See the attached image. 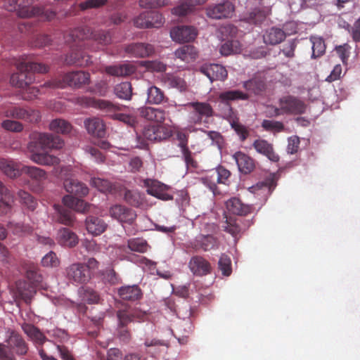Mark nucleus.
<instances>
[{"mask_svg":"<svg viewBox=\"0 0 360 360\" xmlns=\"http://www.w3.org/2000/svg\"><path fill=\"white\" fill-rule=\"evenodd\" d=\"M11 63L16 67L18 72L11 76L10 82L13 86L24 89L34 81V73H46L49 66L43 63H33L27 60L26 56L19 58H13Z\"/></svg>","mask_w":360,"mask_h":360,"instance_id":"f257e3e1","label":"nucleus"},{"mask_svg":"<svg viewBox=\"0 0 360 360\" xmlns=\"http://www.w3.org/2000/svg\"><path fill=\"white\" fill-rule=\"evenodd\" d=\"M63 186L65 191L70 195H66L63 198V202L70 209L78 212L84 213L89 210L90 205L79 198H83L89 193L86 185L72 177L64 179Z\"/></svg>","mask_w":360,"mask_h":360,"instance_id":"f03ea898","label":"nucleus"},{"mask_svg":"<svg viewBox=\"0 0 360 360\" xmlns=\"http://www.w3.org/2000/svg\"><path fill=\"white\" fill-rule=\"evenodd\" d=\"M66 41H76L78 40L84 41L87 39H91L100 45L105 46L111 42V35L108 31L98 30L91 31L89 27H79L73 30H70L64 35Z\"/></svg>","mask_w":360,"mask_h":360,"instance_id":"7ed1b4c3","label":"nucleus"},{"mask_svg":"<svg viewBox=\"0 0 360 360\" xmlns=\"http://www.w3.org/2000/svg\"><path fill=\"white\" fill-rule=\"evenodd\" d=\"M34 0H26V4H18L13 0V4H9L6 8L8 11H16L20 18L39 16L46 21H51L56 16V12L52 9H46L44 6H31Z\"/></svg>","mask_w":360,"mask_h":360,"instance_id":"20e7f679","label":"nucleus"},{"mask_svg":"<svg viewBox=\"0 0 360 360\" xmlns=\"http://www.w3.org/2000/svg\"><path fill=\"white\" fill-rule=\"evenodd\" d=\"M90 82V75L84 71H73L64 75L62 79H53L48 81L41 87L46 88H65L68 86L75 89L82 88L84 85L88 84Z\"/></svg>","mask_w":360,"mask_h":360,"instance_id":"39448f33","label":"nucleus"},{"mask_svg":"<svg viewBox=\"0 0 360 360\" xmlns=\"http://www.w3.org/2000/svg\"><path fill=\"white\" fill-rule=\"evenodd\" d=\"M230 176L229 170L222 166H219L200 177V181L209 188L214 195H223V193L217 184L229 185Z\"/></svg>","mask_w":360,"mask_h":360,"instance_id":"423d86ee","label":"nucleus"},{"mask_svg":"<svg viewBox=\"0 0 360 360\" xmlns=\"http://www.w3.org/2000/svg\"><path fill=\"white\" fill-rule=\"evenodd\" d=\"M3 115L15 120H21L30 123H37L41 119L40 112L27 106L13 104L5 105L1 108Z\"/></svg>","mask_w":360,"mask_h":360,"instance_id":"0eeeda50","label":"nucleus"},{"mask_svg":"<svg viewBox=\"0 0 360 360\" xmlns=\"http://www.w3.org/2000/svg\"><path fill=\"white\" fill-rule=\"evenodd\" d=\"M187 106L192 108L188 118L191 124H200L203 122V117L209 118L214 115V110L209 103L191 102Z\"/></svg>","mask_w":360,"mask_h":360,"instance_id":"6e6552de","label":"nucleus"},{"mask_svg":"<svg viewBox=\"0 0 360 360\" xmlns=\"http://www.w3.org/2000/svg\"><path fill=\"white\" fill-rule=\"evenodd\" d=\"M278 105L286 115H302L306 112L307 105L300 98L292 95H285L278 100Z\"/></svg>","mask_w":360,"mask_h":360,"instance_id":"1a4fd4ad","label":"nucleus"},{"mask_svg":"<svg viewBox=\"0 0 360 360\" xmlns=\"http://www.w3.org/2000/svg\"><path fill=\"white\" fill-rule=\"evenodd\" d=\"M65 41H66L65 39ZM82 41H79L77 40L76 41H70L68 42V44H70L72 42L75 43V45L72 46V51L70 54L67 55L65 58V63L68 65H75L77 66H87L90 63H91V57L86 54L82 49L83 46H87V44H80Z\"/></svg>","mask_w":360,"mask_h":360,"instance_id":"9d476101","label":"nucleus"},{"mask_svg":"<svg viewBox=\"0 0 360 360\" xmlns=\"http://www.w3.org/2000/svg\"><path fill=\"white\" fill-rule=\"evenodd\" d=\"M30 143H34L35 148H61L63 141L58 136L49 133H38L34 135L33 140Z\"/></svg>","mask_w":360,"mask_h":360,"instance_id":"9b49d317","label":"nucleus"},{"mask_svg":"<svg viewBox=\"0 0 360 360\" xmlns=\"http://www.w3.org/2000/svg\"><path fill=\"white\" fill-rule=\"evenodd\" d=\"M235 11L234 5L229 1L218 4L210 5L206 8V15L212 19L231 18Z\"/></svg>","mask_w":360,"mask_h":360,"instance_id":"f8f14e48","label":"nucleus"},{"mask_svg":"<svg viewBox=\"0 0 360 360\" xmlns=\"http://www.w3.org/2000/svg\"><path fill=\"white\" fill-rule=\"evenodd\" d=\"M66 274L70 281L79 284L86 283L91 278L89 274V269L84 263L81 262L72 264L67 267Z\"/></svg>","mask_w":360,"mask_h":360,"instance_id":"ddd939ff","label":"nucleus"},{"mask_svg":"<svg viewBox=\"0 0 360 360\" xmlns=\"http://www.w3.org/2000/svg\"><path fill=\"white\" fill-rule=\"evenodd\" d=\"M28 150L30 153L29 158L36 164L46 166H56L60 163V159L58 157L46 153L39 152V149L35 148L34 143H29Z\"/></svg>","mask_w":360,"mask_h":360,"instance_id":"4468645a","label":"nucleus"},{"mask_svg":"<svg viewBox=\"0 0 360 360\" xmlns=\"http://www.w3.org/2000/svg\"><path fill=\"white\" fill-rule=\"evenodd\" d=\"M198 35V30L191 25H179L170 31V36L173 41L179 43H185L193 41Z\"/></svg>","mask_w":360,"mask_h":360,"instance_id":"2eb2a0df","label":"nucleus"},{"mask_svg":"<svg viewBox=\"0 0 360 360\" xmlns=\"http://www.w3.org/2000/svg\"><path fill=\"white\" fill-rule=\"evenodd\" d=\"M35 286L27 283L26 281L20 280L15 283V288L13 295L16 302L24 301L30 304L36 294Z\"/></svg>","mask_w":360,"mask_h":360,"instance_id":"dca6fc26","label":"nucleus"},{"mask_svg":"<svg viewBox=\"0 0 360 360\" xmlns=\"http://www.w3.org/2000/svg\"><path fill=\"white\" fill-rule=\"evenodd\" d=\"M199 71L206 75L211 82L224 81L228 76L226 68L219 64H205L200 68Z\"/></svg>","mask_w":360,"mask_h":360,"instance_id":"f3484780","label":"nucleus"},{"mask_svg":"<svg viewBox=\"0 0 360 360\" xmlns=\"http://www.w3.org/2000/svg\"><path fill=\"white\" fill-rule=\"evenodd\" d=\"M255 150L267 158L272 162H278L280 160L279 155L276 153L272 143L265 139H256L252 143Z\"/></svg>","mask_w":360,"mask_h":360,"instance_id":"a211bd4d","label":"nucleus"},{"mask_svg":"<svg viewBox=\"0 0 360 360\" xmlns=\"http://www.w3.org/2000/svg\"><path fill=\"white\" fill-rule=\"evenodd\" d=\"M110 214L121 222L129 224L132 223L136 217L134 210L121 205L112 206L110 210Z\"/></svg>","mask_w":360,"mask_h":360,"instance_id":"6ab92c4d","label":"nucleus"},{"mask_svg":"<svg viewBox=\"0 0 360 360\" xmlns=\"http://www.w3.org/2000/svg\"><path fill=\"white\" fill-rule=\"evenodd\" d=\"M22 268L25 271L27 279L30 281L29 283L35 287L41 284L43 276L37 264L30 261H25L22 264Z\"/></svg>","mask_w":360,"mask_h":360,"instance_id":"aec40b11","label":"nucleus"},{"mask_svg":"<svg viewBox=\"0 0 360 360\" xmlns=\"http://www.w3.org/2000/svg\"><path fill=\"white\" fill-rule=\"evenodd\" d=\"M84 126L88 133L98 138H103L105 136V125L102 120L98 117H91L84 121Z\"/></svg>","mask_w":360,"mask_h":360,"instance_id":"412c9836","label":"nucleus"},{"mask_svg":"<svg viewBox=\"0 0 360 360\" xmlns=\"http://www.w3.org/2000/svg\"><path fill=\"white\" fill-rule=\"evenodd\" d=\"M233 158L241 173L248 174L254 170L255 167V160L248 155L238 151L233 155Z\"/></svg>","mask_w":360,"mask_h":360,"instance_id":"4be33fe9","label":"nucleus"},{"mask_svg":"<svg viewBox=\"0 0 360 360\" xmlns=\"http://www.w3.org/2000/svg\"><path fill=\"white\" fill-rule=\"evenodd\" d=\"M192 247L195 250L208 251L217 248V239L212 235H200L191 243Z\"/></svg>","mask_w":360,"mask_h":360,"instance_id":"5701e85b","label":"nucleus"},{"mask_svg":"<svg viewBox=\"0 0 360 360\" xmlns=\"http://www.w3.org/2000/svg\"><path fill=\"white\" fill-rule=\"evenodd\" d=\"M85 226L88 233L93 236L101 235L108 227V224L103 219L95 216L87 217L85 220Z\"/></svg>","mask_w":360,"mask_h":360,"instance_id":"b1692460","label":"nucleus"},{"mask_svg":"<svg viewBox=\"0 0 360 360\" xmlns=\"http://www.w3.org/2000/svg\"><path fill=\"white\" fill-rule=\"evenodd\" d=\"M21 328L30 340L37 347L41 346L47 340L44 334L33 324L25 322L21 325Z\"/></svg>","mask_w":360,"mask_h":360,"instance_id":"393cba45","label":"nucleus"},{"mask_svg":"<svg viewBox=\"0 0 360 360\" xmlns=\"http://www.w3.org/2000/svg\"><path fill=\"white\" fill-rule=\"evenodd\" d=\"M158 22L156 11H147L141 13L134 20V25L138 28H150Z\"/></svg>","mask_w":360,"mask_h":360,"instance_id":"a878e982","label":"nucleus"},{"mask_svg":"<svg viewBox=\"0 0 360 360\" xmlns=\"http://www.w3.org/2000/svg\"><path fill=\"white\" fill-rule=\"evenodd\" d=\"M226 207L229 212L233 214L245 216L252 212V207L242 202L236 197L231 198L226 202Z\"/></svg>","mask_w":360,"mask_h":360,"instance_id":"bb28decb","label":"nucleus"},{"mask_svg":"<svg viewBox=\"0 0 360 360\" xmlns=\"http://www.w3.org/2000/svg\"><path fill=\"white\" fill-rule=\"evenodd\" d=\"M189 266L191 271L198 276L206 275L211 271L210 262L201 256L193 257L190 260Z\"/></svg>","mask_w":360,"mask_h":360,"instance_id":"cd10ccee","label":"nucleus"},{"mask_svg":"<svg viewBox=\"0 0 360 360\" xmlns=\"http://www.w3.org/2000/svg\"><path fill=\"white\" fill-rule=\"evenodd\" d=\"M8 333V345L13 347L17 354L20 355L25 354L28 350V347L22 336L15 330H10Z\"/></svg>","mask_w":360,"mask_h":360,"instance_id":"c85d7f7f","label":"nucleus"},{"mask_svg":"<svg viewBox=\"0 0 360 360\" xmlns=\"http://www.w3.org/2000/svg\"><path fill=\"white\" fill-rule=\"evenodd\" d=\"M249 98L248 93L238 89L224 91L219 94V101L226 105H230L233 101H248Z\"/></svg>","mask_w":360,"mask_h":360,"instance_id":"c756f323","label":"nucleus"},{"mask_svg":"<svg viewBox=\"0 0 360 360\" xmlns=\"http://www.w3.org/2000/svg\"><path fill=\"white\" fill-rule=\"evenodd\" d=\"M286 37L285 32L276 27H272L265 30L263 41L268 45H276L282 42Z\"/></svg>","mask_w":360,"mask_h":360,"instance_id":"7c9ffc66","label":"nucleus"},{"mask_svg":"<svg viewBox=\"0 0 360 360\" xmlns=\"http://www.w3.org/2000/svg\"><path fill=\"white\" fill-rule=\"evenodd\" d=\"M136 68L131 63L109 65L105 68L107 74L115 77H127L134 74Z\"/></svg>","mask_w":360,"mask_h":360,"instance_id":"2f4dec72","label":"nucleus"},{"mask_svg":"<svg viewBox=\"0 0 360 360\" xmlns=\"http://www.w3.org/2000/svg\"><path fill=\"white\" fill-rule=\"evenodd\" d=\"M176 58L187 63L195 61L198 56V51L193 45H184L174 51Z\"/></svg>","mask_w":360,"mask_h":360,"instance_id":"473e14b6","label":"nucleus"},{"mask_svg":"<svg viewBox=\"0 0 360 360\" xmlns=\"http://www.w3.org/2000/svg\"><path fill=\"white\" fill-rule=\"evenodd\" d=\"M125 51L131 56L143 58L150 56L154 51V49L150 44L136 43L128 45L125 48Z\"/></svg>","mask_w":360,"mask_h":360,"instance_id":"72a5a7b5","label":"nucleus"},{"mask_svg":"<svg viewBox=\"0 0 360 360\" xmlns=\"http://www.w3.org/2000/svg\"><path fill=\"white\" fill-rule=\"evenodd\" d=\"M92 102L94 107L102 110L106 115L114 120H115V115H118L117 112L121 110L120 105L113 103L107 100L95 99Z\"/></svg>","mask_w":360,"mask_h":360,"instance_id":"f704fd0d","label":"nucleus"},{"mask_svg":"<svg viewBox=\"0 0 360 360\" xmlns=\"http://www.w3.org/2000/svg\"><path fill=\"white\" fill-rule=\"evenodd\" d=\"M22 166L12 160L0 159V169L7 176L16 178L22 174Z\"/></svg>","mask_w":360,"mask_h":360,"instance_id":"c9c22d12","label":"nucleus"},{"mask_svg":"<svg viewBox=\"0 0 360 360\" xmlns=\"http://www.w3.org/2000/svg\"><path fill=\"white\" fill-rule=\"evenodd\" d=\"M58 242L63 246L75 247L79 241L78 237L68 228H63L58 232Z\"/></svg>","mask_w":360,"mask_h":360,"instance_id":"e433bc0d","label":"nucleus"},{"mask_svg":"<svg viewBox=\"0 0 360 360\" xmlns=\"http://www.w3.org/2000/svg\"><path fill=\"white\" fill-rule=\"evenodd\" d=\"M120 298L124 300L135 301L142 296L140 288L136 285L121 287L118 290Z\"/></svg>","mask_w":360,"mask_h":360,"instance_id":"4c0bfd02","label":"nucleus"},{"mask_svg":"<svg viewBox=\"0 0 360 360\" xmlns=\"http://www.w3.org/2000/svg\"><path fill=\"white\" fill-rule=\"evenodd\" d=\"M276 186V181L274 176L266 179L263 181L258 182L256 185L250 188L252 193H256L261 191L264 195H270Z\"/></svg>","mask_w":360,"mask_h":360,"instance_id":"58836bf2","label":"nucleus"},{"mask_svg":"<svg viewBox=\"0 0 360 360\" xmlns=\"http://www.w3.org/2000/svg\"><path fill=\"white\" fill-rule=\"evenodd\" d=\"M206 0H183L180 5L172 9V13L184 16L191 12L195 6L203 4Z\"/></svg>","mask_w":360,"mask_h":360,"instance_id":"ea45409f","label":"nucleus"},{"mask_svg":"<svg viewBox=\"0 0 360 360\" xmlns=\"http://www.w3.org/2000/svg\"><path fill=\"white\" fill-rule=\"evenodd\" d=\"M161 81L170 87L176 88L180 91H186L187 90V84L185 80L176 75L170 74L162 75Z\"/></svg>","mask_w":360,"mask_h":360,"instance_id":"a19ab883","label":"nucleus"},{"mask_svg":"<svg viewBox=\"0 0 360 360\" xmlns=\"http://www.w3.org/2000/svg\"><path fill=\"white\" fill-rule=\"evenodd\" d=\"M22 172L27 174L32 180L40 183L47 179L46 172L39 167L23 165L21 167Z\"/></svg>","mask_w":360,"mask_h":360,"instance_id":"79ce46f5","label":"nucleus"},{"mask_svg":"<svg viewBox=\"0 0 360 360\" xmlns=\"http://www.w3.org/2000/svg\"><path fill=\"white\" fill-rule=\"evenodd\" d=\"M243 86L245 90L251 91L255 95H259L264 91L266 89V84L263 79L255 77L244 82Z\"/></svg>","mask_w":360,"mask_h":360,"instance_id":"37998d69","label":"nucleus"},{"mask_svg":"<svg viewBox=\"0 0 360 360\" xmlns=\"http://www.w3.org/2000/svg\"><path fill=\"white\" fill-rule=\"evenodd\" d=\"M188 131H195V129H192L191 127L177 129L174 132L176 140L179 141L178 146L180 148L181 151L188 149L189 134Z\"/></svg>","mask_w":360,"mask_h":360,"instance_id":"c03bdc74","label":"nucleus"},{"mask_svg":"<svg viewBox=\"0 0 360 360\" xmlns=\"http://www.w3.org/2000/svg\"><path fill=\"white\" fill-rule=\"evenodd\" d=\"M18 197L20 203L27 209L30 211H34L38 205L37 200L28 192L20 190L18 193Z\"/></svg>","mask_w":360,"mask_h":360,"instance_id":"a18cd8bd","label":"nucleus"},{"mask_svg":"<svg viewBox=\"0 0 360 360\" xmlns=\"http://www.w3.org/2000/svg\"><path fill=\"white\" fill-rule=\"evenodd\" d=\"M267 15V11L260 8H255L248 13L245 17V20L250 24L260 25L266 20Z\"/></svg>","mask_w":360,"mask_h":360,"instance_id":"49530a36","label":"nucleus"},{"mask_svg":"<svg viewBox=\"0 0 360 360\" xmlns=\"http://www.w3.org/2000/svg\"><path fill=\"white\" fill-rule=\"evenodd\" d=\"M116 96L122 100H130L132 96V87L130 82H124L117 84L114 88Z\"/></svg>","mask_w":360,"mask_h":360,"instance_id":"de8ad7c7","label":"nucleus"},{"mask_svg":"<svg viewBox=\"0 0 360 360\" xmlns=\"http://www.w3.org/2000/svg\"><path fill=\"white\" fill-rule=\"evenodd\" d=\"M58 212V221L66 226H72L75 221V217L72 212L67 208L62 207L60 205H55Z\"/></svg>","mask_w":360,"mask_h":360,"instance_id":"09e8293b","label":"nucleus"},{"mask_svg":"<svg viewBox=\"0 0 360 360\" xmlns=\"http://www.w3.org/2000/svg\"><path fill=\"white\" fill-rule=\"evenodd\" d=\"M127 247L132 252L144 253L148 250L149 245L143 238H134L128 240Z\"/></svg>","mask_w":360,"mask_h":360,"instance_id":"8fccbe9b","label":"nucleus"},{"mask_svg":"<svg viewBox=\"0 0 360 360\" xmlns=\"http://www.w3.org/2000/svg\"><path fill=\"white\" fill-rule=\"evenodd\" d=\"M310 41L312 44V58H316L325 53L326 47L323 38L311 37Z\"/></svg>","mask_w":360,"mask_h":360,"instance_id":"3c124183","label":"nucleus"},{"mask_svg":"<svg viewBox=\"0 0 360 360\" xmlns=\"http://www.w3.org/2000/svg\"><path fill=\"white\" fill-rule=\"evenodd\" d=\"M165 120V112H162L159 110V141L167 139L172 136L174 132V131L172 130V126L169 124H160V122Z\"/></svg>","mask_w":360,"mask_h":360,"instance_id":"603ef678","label":"nucleus"},{"mask_svg":"<svg viewBox=\"0 0 360 360\" xmlns=\"http://www.w3.org/2000/svg\"><path fill=\"white\" fill-rule=\"evenodd\" d=\"M240 43L238 40H229L223 44L220 48V53L224 56H229L240 53Z\"/></svg>","mask_w":360,"mask_h":360,"instance_id":"864d4df0","label":"nucleus"},{"mask_svg":"<svg viewBox=\"0 0 360 360\" xmlns=\"http://www.w3.org/2000/svg\"><path fill=\"white\" fill-rule=\"evenodd\" d=\"M50 129L56 133L68 134L72 129L71 124L62 119L53 120L50 124Z\"/></svg>","mask_w":360,"mask_h":360,"instance_id":"5fc2aeb1","label":"nucleus"},{"mask_svg":"<svg viewBox=\"0 0 360 360\" xmlns=\"http://www.w3.org/2000/svg\"><path fill=\"white\" fill-rule=\"evenodd\" d=\"M124 200L134 207H139L143 201V195L137 191L127 190L124 193Z\"/></svg>","mask_w":360,"mask_h":360,"instance_id":"6e6d98bb","label":"nucleus"},{"mask_svg":"<svg viewBox=\"0 0 360 360\" xmlns=\"http://www.w3.org/2000/svg\"><path fill=\"white\" fill-rule=\"evenodd\" d=\"M218 267L224 276H230L232 272L231 258L228 255L222 254L218 262Z\"/></svg>","mask_w":360,"mask_h":360,"instance_id":"4d7b16f0","label":"nucleus"},{"mask_svg":"<svg viewBox=\"0 0 360 360\" xmlns=\"http://www.w3.org/2000/svg\"><path fill=\"white\" fill-rule=\"evenodd\" d=\"M262 127L266 131L272 132H281L284 131L285 126L283 122L276 120H264L262 122Z\"/></svg>","mask_w":360,"mask_h":360,"instance_id":"13d9d810","label":"nucleus"},{"mask_svg":"<svg viewBox=\"0 0 360 360\" xmlns=\"http://www.w3.org/2000/svg\"><path fill=\"white\" fill-rule=\"evenodd\" d=\"M82 297L89 304H98L100 300L98 292L89 287L82 289Z\"/></svg>","mask_w":360,"mask_h":360,"instance_id":"bf43d9fd","label":"nucleus"},{"mask_svg":"<svg viewBox=\"0 0 360 360\" xmlns=\"http://www.w3.org/2000/svg\"><path fill=\"white\" fill-rule=\"evenodd\" d=\"M1 127L8 131L11 132H20L23 130V124L16 120H5L1 124Z\"/></svg>","mask_w":360,"mask_h":360,"instance_id":"052dcab7","label":"nucleus"},{"mask_svg":"<svg viewBox=\"0 0 360 360\" xmlns=\"http://www.w3.org/2000/svg\"><path fill=\"white\" fill-rule=\"evenodd\" d=\"M224 230L230 233L233 237L237 238L240 233V227L236 223V219L230 218L226 219V224L224 226Z\"/></svg>","mask_w":360,"mask_h":360,"instance_id":"680f3d73","label":"nucleus"},{"mask_svg":"<svg viewBox=\"0 0 360 360\" xmlns=\"http://www.w3.org/2000/svg\"><path fill=\"white\" fill-rule=\"evenodd\" d=\"M141 115L149 121H153L154 124H156V117L158 116V108L155 107H151L146 105L140 110Z\"/></svg>","mask_w":360,"mask_h":360,"instance_id":"e2e57ef3","label":"nucleus"},{"mask_svg":"<svg viewBox=\"0 0 360 360\" xmlns=\"http://www.w3.org/2000/svg\"><path fill=\"white\" fill-rule=\"evenodd\" d=\"M41 264L46 267H56L59 265L60 261L56 254L50 251L41 259Z\"/></svg>","mask_w":360,"mask_h":360,"instance_id":"0e129e2a","label":"nucleus"},{"mask_svg":"<svg viewBox=\"0 0 360 360\" xmlns=\"http://www.w3.org/2000/svg\"><path fill=\"white\" fill-rule=\"evenodd\" d=\"M231 127L239 136L241 141H244L249 136L250 131L248 128L240 122L233 121L231 123Z\"/></svg>","mask_w":360,"mask_h":360,"instance_id":"69168bd1","label":"nucleus"},{"mask_svg":"<svg viewBox=\"0 0 360 360\" xmlns=\"http://www.w3.org/2000/svg\"><path fill=\"white\" fill-rule=\"evenodd\" d=\"M174 191L168 186L159 181V200H170L173 199Z\"/></svg>","mask_w":360,"mask_h":360,"instance_id":"338daca9","label":"nucleus"},{"mask_svg":"<svg viewBox=\"0 0 360 360\" xmlns=\"http://www.w3.org/2000/svg\"><path fill=\"white\" fill-rule=\"evenodd\" d=\"M119 321V327H125L129 323L131 322L135 318L134 314H131L125 310H119L117 314Z\"/></svg>","mask_w":360,"mask_h":360,"instance_id":"774afa93","label":"nucleus"}]
</instances>
